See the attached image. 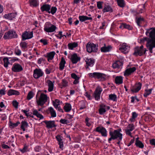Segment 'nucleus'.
Masks as SVG:
<instances>
[{"instance_id": "f257e3e1", "label": "nucleus", "mask_w": 155, "mask_h": 155, "mask_svg": "<svg viewBox=\"0 0 155 155\" xmlns=\"http://www.w3.org/2000/svg\"><path fill=\"white\" fill-rule=\"evenodd\" d=\"M146 35L149 36V38L145 37L143 38L144 41H147L146 46L151 53H153V49H150V46H152L154 44V40L155 38V28H151L148 29L146 32Z\"/></svg>"}, {"instance_id": "f03ea898", "label": "nucleus", "mask_w": 155, "mask_h": 155, "mask_svg": "<svg viewBox=\"0 0 155 155\" xmlns=\"http://www.w3.org/2000/svg\"><path fill=\"white\" fill-rule=\"evenodd\" d=\"M87 51L89 53H96L98 50V45L97 44L93 43H88L86 45Z\"/></svg>"}, {"instance_id": "7ed1b4c3", "label": "nucleus", "mask_w": 155, "mask_h": 155, "mask_svg": "<svg viewBox=\"0 0 155 155\" xmlns=\"http://www.w3.org/2000/svg\"><path fill=\"white\" fill-rule=\"evenodd\" d=\"M18 37V35L15 31L12 29L6 32L3 36V38L5 39H9L17 38Z\"/></svg>"}, {"instance_id": "20e7f679", "label": "nucleus", "mask_w": 155, "mask_h": 155, "mask_svg": "<svg viewBox=\"0 0 155 155\" xmlns=\"http://www.w3.org/2000/svg\"><path fill=\"white\" fill-rule=\"evenodd\" d=\"M57 28L56 26L49 22H46L44 26V30L47 32H52Z\"/></svg>"}, {"instance_id": "39448f33", "label": "nucleus", "mask_w": 155, "mask_h": 155, "mask_svg": "<svg viewBox=\"0 0 155 155\" xmlns=\"http://www.w3.org/2000/svg\"><path fill=\"white\" fill-rule=\"evenodd\" d=\"M48 97L46 94L41 93L40 97L38 100H37L38 105L42 107L44 104L47 101Z\"/></svg>"}, {"instance_id": "423d86ee", "label": "nucleus", "mask_w": 155, "mask_h": 155, "mask_svg": "<svg viewBox=\"0 0 155 155\" xmlns=\"http://www.w3.org/2000/svg\"><path fill=\"white\" fill-rule=\"evenodd\" d=\"M121 131V128L114 130V131L110 130L109 135L110 136H112V138H117V137H123L122 134L120 133Z\"/></svg>"}, {"instance_id": "0eeeda50", "label": "nucleus", "mask_w": 155, "mask_h": 155, "mask_svg": "<svg viewBox=\"0 0 155 155\" xmlns=\"http://www.w3.org/2000/svg\"><path fill=\"white\" fill-rule=\"evenodd\" d=\"M89 76L95 79H104L105 75L104 74L100 72H94L88 74Z\"/></svg>"}, {"instance_id": "6e6552de", "label": "nucleus", "mask_w": 155, "mask_h": 155, "mask_svg": "<svg viewBox=\"0 0 155 155\" xmlns=\"http://www.w3.org/2000/svg\"><path fill=\"white\" fill-rule=\"evenodd\" d=\"M94 131L101 134L103 137H105L107 136V131L105 128L103 126L97 127Z\"/></svg>"}, {"instance_id": "1a4fd4ad", "label": "nucleus", "mask_w": 155, "mask_h": 155, "mask_svg": "<svg viewBox=\"0 0 155 155\" xmlns=\"http://www.w3.org/2000/svg\"><path fill=\"white\" fill-rule=\"evenodd\" d=\"M33 37V31L28 32L25 31L22 33L21 37L22 41H25L27 39H31Z\"/></svg>"}, {"instance_id": "9d476101", "label": "nucleus", "mask_w": 155, "mask_h": 155, "mask_svg": "<svg viewBox=\"0 0 155 155\" xmlns=\"http://www.w3.org/2000/svg\"><path fill=\"white\" fill-rule=\"evenodd\" d=\"M134 51L133 53V55L136 57H137L138 56H142L143 55L146 53L147 50L146 49H145V51L144 52L142 50L139 49V48H137L136 47L134 48Z\"/></svg>"}, {"instance_id": "9b49d317", "label": "nucleus", "mask_w": 155, "mask_h": 155, "mask_svg": "<svg viewBox=\"0 0 155 155\" xmlns=\"http://www.w3.org/2000/svg\"><path fill=\"white\" fill-rule=\"evenodd\" d=\"M130 49V46L127 45L126 43H124L119 48V50L123 53L126 54L128 52Z\"/></svg>"}, {"instance_id": "f8f14e48", "label": "nucleus", "mask_w": 155, "mask_h": 155, "mask_svg": "<svg viewBox=\"0 0 155 155\" xmlns=\"http://www.w3.org/2000/svg\"><path fill=\"white\" fill-rule=\"evenodd\" d=\"M46 125V127L48 129L52 128L57 127L54 120H45L43 121Z\"/></svg>"}, {"instance_id": "ddd939ff", "label": "nucleus", "mask_w": 155, "mask_h": 155, "mask_svg": "<svg viewBox=\"0 0 155 155\" xmlns=\"http://www.w3.org/2000/svg\"><path fill=\"white\" fill-rule=\"evenodd\" d=\"M23 70L22 66L18 63H15L13 65L12 68V71L14 72H20Z\"/></svg>"}, {"instance_id": "4468645a", "label": "nucleus", "mask_w": 155, "mask_h": 155, "mask_svg": "<svg viewBox=\"0 0 155 155\" xmlns=\"http://www.w3.org/2000/svg\"><path fill=\"white\" fill-rule=\"evenodd\" d=\"M102 91V89L100 87L97 88L96 89L93 94L95 100L98 101L100 99V94Z\"/></svg>"}, {"instance_id": "2eb2a0df", "label": "nucleus", "mask_w": 155, "mask_h": 155, "mask_svg": "<svg viewBox=\"0 0 155 155\" xmlns=\"http://www.w3.org/2000/svg\"><path fill=\"white\" fill-rule=\"evenodd\" d=\"M142 86V84L141 83L138 82L137 83H136L135 84V87H133L131 88V91L133 93H137L140 90Z\"/></svg>"}, {"instance_id": "dca6fc26", "label": "nucleus", "mask_w": 155, "mask_h": 155, "mask_svg": "<svg viewBox=\"0 0 155 155\" xmlns=\"http://www.w3.org/2000/svg\"><path fill=\"white\" fill-rule=\"evenodd\" d=\"M43 75V72L41 69H36L34 71L33 76L35 79H38Z\"/></svg>"}, {"instance_id": "f3484780", "label": "nucleus", "mask_w": 155, "mask_h": 155, "mask_svg": "<svg viewBox=\"0 0 155 155\" xmlns=\"http://www.w3.org/2000/svg\"><path fill=\"white\" fill-rule=\"evenodd\" d=\"M136 70V68L134 67L127 68L124 72V75L125 77L128 76L134 72Z\"/></svg>"}, {"instance_id": "a211bd4d", "label": "nucleus", "mask_w": 155, "mask_h": 155, "mask_svg": "<svg viewBox=\"0 0 155 155\" xmlns=\"http://www.w3.org/2000/svg\"><path fill=\"white\" fill-rule=\"evenodd\" d=\"M123 65V62L120 61H116L112 64V67L114 69L120 68L122 67Z\"/></svg>"}, {"instance_id": "6ab92c4d", "label": "nucleus", "mask_w": 155, "mask_h": 155, "mask_svg": "<svg viewBox=\"0 0 155 155\" xmlns=\"http://www.w3.org/2000/svg\"><path fill=\"white\" fill-rule=\"evenodd\" d=\"M81 58L78 57L76 53L74 54L71 56V59L73 64H76L80 60Z\"/></svg>"}, {"instance_id": "aec40b11", "label": "nucleus", "mask_w": 155, "mask_h": 155, "mask_svg": "<svg viewBox=\"0 0 155 155\" xmlns=\"http://www.w3.org/2000/svg\"><path fill=\"white\" fill-rule=\"evenodd\" d=\"M17 14L16 13H12L8 14H5L3 16V18L9 20H12L13 18H15Z\"/></svg>"}, {"instance_id": "412c9836", "label": "nucleus", "mask_w": 155, "mask_h": 155, "mask_svg": "<svg viewBox=\"0 0 155 155\" xmlns=\"http://www.w3.org/2000/svg\"><path fill=\"white\" fill-rule=\"evenodd\" d=\"M56 139L58 141V143L59 145V147L61 149H63L64 145L63 140L62 139V137L60 135H58L56 136Z\"/></svg>"}, {"instance_id": "4be33fe9", "label": "nucleus", "mask_w": 155, "mask_h": 155, "mask_svg": "<svg viewBox=\"0 0 155 155\" xmlns=\"http://www.w3.org/2000/svg\"><path fill=\"white\" fill-rule=\"evenodd\" d=\"M112 48L110 45L106 46V44H104V46L101 48L100 50L102 52H106L110 51Z\"/></svg>"}, {"instance_id": "5701e85b", "label": "nucleus", "mask_w": 155, "mask_h": 155, "mask_svg": "<svg viewBox=\"0 0 155 155\" xmlns=\"http://www.w3.org/2000/svg\"><path fill=\"white\" fill-rule=\"evenodd\" d=\"M51 8V5L47 4H45L41 7L40 9L42 12L46 11L48 13Z\"/></svg>"}, {"instance_id": "b1692460", "label": "nucleus", "mask_w": 155, "mask_h": 155, "mask_svg": "<svg viewBox=\"0 0 155 155\" xmlns=\"http://www.w3.org/2000/svg\"><path fill=\"white\" fill-rule=\"evenodd\" d=\"M86 64L87 65L86 68H88L89 66H92L94 63V59L87 58L85 60Z\"/></svg>"}, {"instance_id": "393cba45", "label": "nucleus", "mask_w": 155, "mask_h": 155, "mask_svg": "<svg viewBox=\"0 0 155 155\" xmlns=\"http://www.w3.org/2000/svg\"><path fill=\"white\" fill-rule=\"evenodd\" d=\"M106 105L104 104H101L100 105L99 108V113L100 115H103L106 111L105 109Z\"/></svg>"}, {"instance_id": "a878e982", "label": "nucleus", "mask_w": 155, "mask_h": 155, "mask_svg": "<svg viewBox=\"0 0 155 155\" xmlns=\"http://www.w3.org/2000/svg\"><path fill=\"white\" fill-rule=\"evenodd\" d=\"M123 137H117V138H112V136H110V137L109 138L108 140V141L109 143H111V141L112 140H117V143L118 145L120 144V142L122 140Z\"/></svg>"}, {"instance_id": "bb28decb", "label": "nucleus", "mask_w": 155, "mask_h": 155, "mask_svg": "<svg viewBox=\"0 0 155 155\" xmlns=\"http://www.w3.org/2000/svg\"><path fill=\"white\" fill-rule=\"evenodd\" d=\"M20 93L18 91L11 89L9 90L8 92V94L9 96L12 95H18Z\"/></svg>"}, {"instance_id": "cd10ccee", "label": "nucleus", "mask_w": 155, "mask_h": 155, "mask_svg": "<svg viewBox=\"0 0 155 155\" xmlns=\"http://www.w3.org/2000/svg\"><path fill=\"white\" fill-rule=\"evenodd\" d=\"M21 125L20 128L23 131L25 130V128H27L28 126V122L25 120L22 121L21 122Z\"/></svg>"}, {"instance_id": "c85d7f7f", "label": "nucleus", "mask_w": 155, "mask_h": 155, "mask_svg": "<svg viewBox=\"0 0 155 155\" xmlns=\"http://www.w3.org/2000/svg\"><path fill=\"white\" fill-rule=\"evenodd\" d=\"M115 80L116 84H121L123 82V78L121 76H117L116 77Z\"/></svg>"}, {"instance_id": "c756f323", "label": "nucleus", "mask_w": 155, "mask_h": 155, "mask_svg": "<svg viewBox=\"0 0 155 155\" xmlns=\"http://www.w3.org/2000/svg\"><path fill=\"white\" fill-rule=\"evenodd\" d=\"M113 11V10L112 9L111 7L109 5H105L102 10L103 13H105L107 12H111Z\"/></svg>"}, {"instance_id": "7c9ffc66", "label": "nucleus", "mask_w": 155, "mask_h": 155, "mask_svg": "<svg viewBox=\"0 0 155 155\" xmlns=\"http://www.w3.org/2000/svg\"><path fill=\"white\" fill-rule=\"evenodd\" d=\"M66 61L63 57L61 59V61L59 63V69L60 71H62L64 69Z\"/></svg>"}, {"instance_id": "2f4dec72", "label": "nucleus", "mask_w": 155, "mask_h": 155, "mask_svg": "<svg viewBox=\"0 0 155 155\" xmlns=\"http://www.w3.org/2000/svg\"><path fill=\"white\" fill-rule=\"evenodd\" d=\"M48 111L50 113L51 117H55L56 116V113L55 110L52 107H50L48 109Z\"/></svg>"}, {"instance_id": "473e14b6", "label": "nucleus", "mask_w": 155, "mask_h": 155, "mask_svg": "<svg viewBox=\"0 0 155 155\" xmlns=\"http://www.w3.org/2000/svg\"><path fill=\"white\" fill-rule=\"evenodd\" d=\"M20 123L19 121H18L15 123H14L10 120L8 122V125L10 128H14L18 126Z\"/></svg>"}, {"instance_id": "72a5a7b5", "label": "nucleus", "mask_w": 155, "mask_h": 155, "mask_svg": "<svg viewBox=\"0 0 155 155\" xmlns=\"http://www.w3.org/2000/svg\"><path fill=\"white\" fill-rule=\"evenodd\" d=\"M55 54V53L54 51L47 53L46 57L48 58V61H49V60H52L53 59Z\"/></svg>"}, {"instance_id": "f704fd0d", "label": "nucleus", "mask_w": 155, "mask_h": 155, "mask_svg": "<svg viewBox=\"0 0 155 155\" xmlns=\"http://www.w3.org/2000/svg\"><path fill=\"white\" fill-rule=\"evenodd\" d=\"M48 88V90L49 92L53 91L54 88V84L52 81L50 80L47 81Z\"/></svg>"}, {"instance_id": "c9c22d12", "label": "nucleus", "mask_w": 155, "mask_h": 155, "mask_svg": "<svg viewBox=\"0 0 155 155\" xmlns=\"http://www.w3.org/2000/svg\"><path fill=\"white\" fill-rule=\"evenodd\" d=\"M29 2L31 6L36 7L39 5L37 0H29Z\"/></svg>"}, {"instance_id": "e433bc0d", "label": "nucleus", "mask_w": 155, "mask_h": 155, "mask_svg": "<svg viewBox=\"0 0 155 155\" xmlns=\"http://www.w3.org/2000/svg\"><path fill=\"white\" fill-rule=\"evenodd\" d=\"M33 114L37 116V117L39 118L40 119H43L44 117L41 114H40L38 111L36 110H34L33 112Z\"/></svg>"}, {"instance_id": "4c0bfd02", "label": "nucleus", "mask_w": 155, "mask_h": 155, "mask_svg": "<svg viewBox=\"0 0 155 155\" xmlns=\"http://www.w3.org/2000/svg\"><path fill=\"white\" fill-rule=\"evenodd\" d=\"M78 46L77 42H74L73 43H69L68 45V47L69 49L73 50L74 48H76Z\"/></svg>"}, {"instance_id": "58836bf2", "label": "nucleus", "mask_w": 155, "mask_h": 155, "mask_svg": "<svg viewBox=\"0 0 155 155\" xmlns=\"http://www.w3.org/2000/svg\"><path fill=\"white\" fill-rule=\"evenodd\" d=\"M120 28H126L129 30H131L132 27L129 25H127L125 23H122L119 27Z\"/></svg>"}, {"instance_id": "ea45409f", "label": "nucleus", "mask_w": 155, "mask_h": 155, "mask_svg": "<svg viewBox=\"0 0 155 155\" xmlns=\"http://www.w3.org/2000/svg\"><path fill=\"white\" fill-rule=\"evenodd\" d=\"M153 90V88H151L149 89H145V92L143 94V96L145 97H147L151 93V92Z\"/></svg>"}, {"instance_id": "a19ab883", "label": "nucleus", "mask_w": 155, "mask_h": 155, "mask_svg": "<svg viewBox=\"0 0 155 155\" xmlns=\"http://www.w3.org/2000/svg\"><path fill=\"white\" fill-rule=\"evenodd\" d=\"M71 105L69 103H66L65 105L64 106V109L66 112H69L71 110Z\"/></svg>"}, {"instance_id": "79ce46f5", "label": "nucleus", "mask_w": 155, "mask_h": 155, "mask_svg": "<svg viewBox=\"0 0 155 155\" xmlns=\"http://www.w3.org/2000/svg\"><path fill=\"white\" fill-rule=\"evenodd\" d=\"M136 22L137 24V25L139 26H141L140 24L141 23L142 21H144V18L141 17H138V18H136Z\"/></svg>"}, {"instance_id": "37998d69", "label": "nucleus", "mask_w": 155, "mask_h": 155, "mask_svg": "<svg viewBox=\"0 0 155 155\" xmlns=\"http://www.w3.org/2000/svg\"><path fill=\"white\" fill-rule=\"evenodd\" d=\"M118 5L120 7L124 8L125 6V2L124 0H117Z\"/></svg>"}, {"instance_id": "c03bdc74", "label": "nucleus", "mask_w": 155, "mask_h": 155, "mask_svg": "<svg viewBox=\"0 0 155 155\" xmlns=\"http://www.w3.org/2000/svg\"><path fill=\"white\" fill-rule=\"evenodd\" d=\"M137 114L136 112H133L132 113V117L130 119V120L131 122L134 121L135 119L137 117Z\"/></svg>"}, {"instance_id": "a18cd8bd", "label": "nucleus", "mask_w": 155, "mask_h": 155, "mask_svg": "<svg viewBox=\"0 0 155 155\" xmlns=\"http://www.w3.org/2000/svg\"><path fill=\"white\" fill-rule=\"evenodd\" d=\"M117 96L115 94H110L109 95V99L113 101H116L117 98Z\"/></svg>"}, {"instance_id": "49530a36", "label": "nucleus", "mask_w": 155, "mask_h": 155, "mask_svg": "<svg viewBox=\"0 0 155 155\" xmlns=\"http://www.w3.org/2000/svg\"><path fill=\"white\" fill-rule=\"evenodd\" d=\"M19 150L22 153H25L29 151L28 146L25 144L23 148L22 149H20Z\"/></svg>"}, {"instance_id": "de8ad7c7", "label": "nucleus", "mask_w": 155, "mask_h": 155, "mask_svg": "<svg viewBox=\"0 0 155 155\" xmlns=\"http://www.w3.org/2000/svg\"><path fill=\"white\" fill-rule=\"evenodd\" d=\"M51 11H49L48 13H51L52 15H54L57 11V8L56 7L53 6L51 8Z\"/></svg>"}, {"instance_id": "09e8293b", "label": "nucleus", "mask_w": 155, "mask_h": 155, "mask_svg": "<svg viewBox=\"0 0 155 155\" xmlns=\"http://www.w3.org/2000/svg\"><path fill=\"white\" fill-rule=\"evenodd\" d=\"M3 61L4 62V66L5 68L8 67V64H10L8 58L7 57H5L3 59Z\"/></svg>"}, {"instance_id": "8fccbe9b", "label": "nucleus", "mask_w": 155, "mask_h": 155, "mask_svg": "<svg viewBox=\"0 0 155 155\" xmlns=\"http://www.w3.org/2000/svg\"><path fill=\"white\" fill-rule=\"evenodd\" d=\"M84 122L87 126L89 127L91 125V121L90 118L87 117L85 118Z\"/></svg>"}, {"instance_id": "3c124183", "label": "nucleus", "mask_w": 155, "mask_h": 155, "mask_svg": "<svg viewBox=\"0 0 155 155\" xmlns=\"http://www.w3.org/2000/svg\"><path fill=\"white\" fill-rule=\"evenodd\" d=\"M80 110H82L86 108L85 103L84 101H81L80 102Z\"/></svg>"}, {"instance_id": "603ef678", "label": "nucleus", "mask_w": 155, "mask_h": 155, "mask_svg": "<svg viewBox=\"0 0 155 155\" xmlns=\"http://www.w3.org/2000/svg\"><path fill=\"white\" fill-rule=\"evenodd\" d=\"M135 144L137 147L140 148H142L144 147L143 143L140 141H138L137 142H135Z\"/></svg>"}, {"instance_id": "864d4df0", "label": "nucleus", "mask_w": 155, "mask_h": 155, "mask_svg": "<svg viewBox=\"0 0 155 155\" xmlns=\"http://www.w3.org/2000/svg\"><path fill=\"white\" fill-rule=\"evenodd\" d=\"M27 44L25 42H21L20 44V45L21 48L25 49L27 47Z\"/></svg>"}, {"instance_id": "5fc2aeb1", "label": "nucleus", "mask_w": 155, "mask_h": 155, "mask_svg": "<svg viewBox=\"0 0 155 155\" xmlns=\"http://www.w3.org/2000/svg\"><path fill=\"white\" fill-rule=\"evenodd\" d=\"M132 131V129H127L125 130V133L127 135L131 137H133V136L132 135V134L131 133V131Z\"/></svg>"}, {"instance_id": "6e6d98bb", "label": "nucleus", "mask_w": 155, "mask_h": 155, "mask_svg": "<svg viewBox=\"0 0 155 155\" xmlns=\"http://www.w3.org/2000/svg\"><path fill=\"white\" fill-rule=\"evenodd\" d=\"M33 97V92L32 91H30L28 94L27 97V99L28 100H30Z\"/></svg>"}, {"instance_id": "4d7b16f0", "label": "nucleus", "mask_w": 155, "mask_h": 155, "mask_svg": "<svg viewBox=\"0 0 155 155\" xmlns=\"http://www.w3.org/2000/svg\"><path fill=\"white\" fill-rule=\"evenodd\" d=\"M59 122L63 124H67L70 123L68 120L65 119H61Z\"/></svg>"}, {"instance_id": "13d9d810", "label": "nucleus", "mask_w": 155, "mask_h": 155, "mask_svg": "<svg viewBox=\"0 0 155 155\" xmlns=\"http://www.w3.org/2000/svg\"><path fill=\"white\" fill-rule=\"evenodd\" d=\"M79 19L81 22H84L86 21L85 16L84 15H80L79 16Z\"/></svg>"}, {"instance_id": "bf43d9fd", "label": "nucleus", "mask_w": 155, "mask_h": 155, "mask_svg": "<svg viewBox=\"0 0 155 155\" xmlns=\"http://www.w3.org/2000/svg\"><path fill=\"white\" fill-rule=\"evenodd\" d=\"M62 86L63 87H65L67 86L68 82L65 79H62Z\"/></svg>"}, {"instance_id": "052dcab7", "label": "nucleus", "mask_w": 155, "mask_h": 155, "mask_svg": "<svg viewBox=\"0 0 155 155\" xmlns=\"http://www.w3.org/2000/svg\"><path fill=\"white\" fill-rule=\"evenodd\" d=\"M103 2H97V7L99 9H101L102 8V5Z\"/></svg>"}, {"instance_id": "680f3d73", "label": "nucleus", "mask_w": 155, "mask_h": 155, "mask_svg": "<svg viewBox=\"0 0 155 155\" xmlns=\"http://www.w3.org/2000/svg\"><path fill=\"white\" fill-rule=\"evenodd\" d=\"M15 53L16 55L18 56L20 55L21 53V51L18 49H15Z\"/></svg>"}, {"instance_id": "e2e57ef3", "label": "nucleus", "mask_w": 155, "mask_h": 155, "mask_svg": "<svg viewBox=\"0 0 155 155\" xmlns=\"http://www.w3.org/2000/svg\"><path fill=\"white\" fill-rule=\"evenodd\" d=\"M71 77L72 78L76 79H79L80 77H78V76L75 73H73L71 74Z\"/></svg>"}, {"instance_id": "0e129e2a", "label": "nucleus", "mask_w": 155, "mask_h": 155, "mask_svg": "<svg viewBox=\"0 0 155 155\" xmlns=\"http://www.w3.org/2000/svg\"><path fill=\"white\" fill-rule=\"evenodd\" d=\"M12 104L15 108H18V103L16 101H12Z\"/></svg>"}, {"instance_id": "69168bd1", "label": "nucleus", "mask_w": 155, "mask_h": 155, "mask_svg": "<svg viewBox=\"0 0 155 155\" xmlns=\"http://www.w3.org/2000/svg\"><path fill=\"white\" fill-rule=\"evenodd\" d=\"M41 149V146H35L34 148L35 151L37 152H39Z\"/></svg>"}, {"instance_id": "338daca9", "label": "nucleus", "mask_w": 155, "mask_h": 155, "mask_svg": "<svg viewBox=\"0 0 155 155\" xmlns=\"http://www.w3.org/2000/svg\"><path fill=\"white\" fill-rule=\"evenodd\" d=\"M127 127L128 128V129H132L133 130L134 129V125L133 124H129Z\"/></svg>"}, {"instance_id": "774afa93", "label": "nucleus", "mask_w": 155, "mask_h": 155, "mask_svg": "<svg viewBox=\"0 0 155 155\" xmlns=\"http://www.w3.org/2000/svg\"><path fill=\"white\" fill-rule=\"evenodd\" d=\"M40 41L43 43L44 45H46L48 44L47 41L46 39H41L40 40Z\"/></svg>"}]
</instances>
